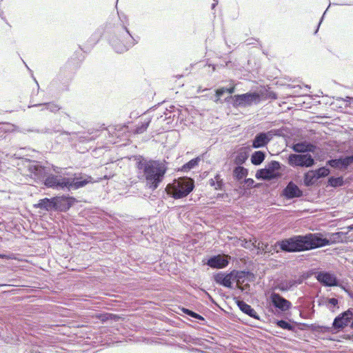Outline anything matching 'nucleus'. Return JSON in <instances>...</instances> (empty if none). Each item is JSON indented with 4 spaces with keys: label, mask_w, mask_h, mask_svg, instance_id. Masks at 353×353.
<instances>
[{
    "label": "nucleus",
    "mask_w": 353,
    "mask_h": 353,
    "mask_svg": "<svg viewBox=\"0 0 353 353\" xmlns=\"http://www.w3.org/2000/svg\"><path fill=\"white\" fill-rule=\"evenodd\" d=\"M265 157V155L263 152L256 151L251 157V161L255 165H260L264 161Z\"/></svg>",
    "instance_id": "obj_25"
},
{
    "label": "nucleus",
    "mask_w": 353,
    "mask_h": 353,
    "mask_svg": "<svg viewBox=\"0 0 353 353\" xmlns=\"http://www.w3.org/2000/svg\"><path fill=\"white\" fill-rule=\"evenodd\" d=\"M318 179L322 177L327 176L330 174V170L325 167L320 168L314 170Z\"/></svg>",
    "instance_id": "obj_32"
},
{
    "label": "nucleus",
    "mask_w": 353,
    "mask_h": 353,
    "mask_svg": "<svg viewBox=\"0 0 353 353\" xmlns=\"http://www.w3.org/2000/svg\"><path fill=\"white\" fill-rule=\"evenodd\" d=\"M174 107H170V110L166 109V111L163 112V114H160L157 117V119L160 121H166L170 120L174 117V114H173Z\"/></svg>",
    "instance_id": "obj_28"
},
{
    "label": "nucleus",
    "mask_w": 353,
    "mask_h": 353,
    "mask_svg": "<svg viewBox=\"0 0 353 353\" xmlns=\"http://www.w3.org/2000/svg\"><path fill=\"white\" fill-rule=\"evenodd\" d=\"M280 163L278 161H271L268 165V169L274 174H279V173L277 172L280 169Z\"/></svg>",
    "instance_id": "obj_31"
},
{
    "label": "nucleus",
    "mask_w": 353,
    "mask_h": 353,
    "mask_svg": "<svg viewBox=\"0 0 353 353\" xmlns=\"http://www.w3.org/2000/svg\"><path fill=\"white\" fill-rule=\"evenodd\" d=\"M280 174H272L268 169H261L259 170L256 173V178L257 179H262V180H272L274 179H276L279 177Z\"/></svg>",
    "instance_id": "obj_21"
},
{
    "label": "nucleus",
    "mask_w": 353,
    "mask_h": 353,
    "mask_svg": "<svg viewBox=\"0 0 353 353\" xmlns=\"http://www.w3.org/2000/svg\"><path fill=\"white\" fill-rule=\"evenodd\" d=\"M234 90H235V88L234 87H231L230 88H226V92H228L229 94H232V93L234 92Z\"/></svg>",
    "instance_id": "obj_44"
},
{
    "label": "nucleus",
    "mask_w": 353,
    "mask_h": 353,
    "mask_svg": "<svg viewBox=\"0 0 353 353\" xmlns=\"http://www.w3.org/2000/svg\"><path fill=\"white\" fill-rule=\"evenodd\" d=\"M216 180V185L214 187L215 190H223L224 187V183L223 180L221 179V176L219 174H216L215 176Z\"/></svg>",
    "instance_id": "obj_37"
},
{
    "label": "nucleus",
    "mask_w": 353,
    "mask_h": 353,
    "mask_svg": "<svg viewBox=\"0 0 353 353\" xmlns=\"http://www.w3.org/2000/svg\"><path fill=\"white\" fill-rule=\"evenodd\" d=\"M317 180L318 179L314 170H310L304 175V184L307 187L314 185Z\"/></svg>",
    "instance_id": "obj_24"
},
{
    "label": "nucleus",
    "mask_w": 353,
    "mask_h": 353,
    "mask_svg": "<svg viewBox=\"0 0 353 353\" xmlns=\"http://www.w3.org/2000/svg\"><path fill=\"white\" fill-rule=\"evenodd\" d=\"M283 195L287 199H294L301 197L303 192L295 183L291 181L283 190Z\"/></svg>",
    "instance_id": "obj_16"
},
{
    "label": "nucleus",
    "mask_w": 353,
    "mask_h": 353,
    "mask_svg": "<svg viewBox=\"0 0 353 353\" xmlns=\"http://www.w3.org/2000/svg\"><path fill=\"white\" fill-rule=\"evenodd\" d=\"M247 159V155L245 153H240L236 157V162L239 164L243 163L245 159Z\"/></svg>",
    "instance_id": "obj_38"
},
{
    "label": "nucleus",
    "mask_w": 353,
    "mask_h": 353,
    "mask_svg": "<svg viewBox=\"0 0 353 353\" xmlns=\"http://www.w3.org/2000/svg\"><path fill=\"white\" fill-rule=\"evenodd\" d=\"M353 163V156H347L343 158L332 159L328 161V164L337 169H346L350 165Z\"/></svg>",
    "instance_id": "obj_15"
},
{
    "label": "nucleus",
    "mask_w": 353,
    "mask_h": 353,
    "mask_svg": "<svg viewBox=\"0 0 353 353\" xmlns=\"http://www.w3.org/2000/svg\"><path fill=\"white\" fill-rule=\"evenodd\" d=\"M124 25L117 27L110 38V43L117 53H123L137 43Z\"/></svg>",
    "instance_id": "obj_4"
},
{
    "label": "nucleus",
    "mask_w": 353,
    "mask_h": 353,
    "mask_svg": "<svg viewBox=\"0 0 353 353\" xmlns=\"http://www.w3.org/2000/svg\"><path fill=\"white\" fill-rule=\"evenodd\" d=\"M242 241H243V243H241V246H243V248H251V247H253V245H252L253 243H251L250 241H248L245 239H244Z\"/></svg>",
    "instance_id": "obj_41"
},
{
    "label": "nucleus",
    "mask_w": 353,
    "mask_h": 353,
    "mask_svg": "<svg viewBox=\"0 0 353 353\" xmlns=\"http://www.w3.org/2000/svg\"><path fill=\"white\" fill-rule=\"evenodd\" d=\"M230 259L229 255L218 254L210 257L206 264L212 268L221 269L228 265Z\"/></svg>",
    "instance_id": "obj_13"
},
{
    "label": "nucleus",
    "mask_w": 353,
    "mask_h": 353,
    "mask_svg": "<svg viewBox=\"0 0 353 353\" xmlns=\"http://www.w3.org/2000/svg\"><path fill=\"white\" fill-rule=\"evenodd\" d=\"M244 184L248 188H252L254 186V181L252 179H245L243 181Z\"/></svg>",
    "instance_id": "obj_39"
},
{
    "label": "nucleus",
    "mask_w": 353,
    "mask_h": 353,
    "mask_svg": "<svg viewBox=\"0 0 353 353\" xmlns=\"http://www.w3.org/2000/svg\"><path fill=\"white\" fill-rule=\"evenodd\" d=\"M21 132L23 133L33 132H37V133L46 134H52L53 133H57V132H61V134H68L67 132H65V131L62 132L59 128H48V127L43 128L41 129H34H34H23Z\"/></svg>",
    "instance_id": "obj_20"
},
{
    "label": "nucleus",
    "mask_w": 353,
    "mask_h": 353,
    "mask_svg": "<svg viewBox=\"0 0 353 353\" xmlns=\"http://www.w3.org/2000/svg\"><path fill=\"white\" fill-rule=\"evenodd\" d=\"M292 149L294 152L298 153H304L306 152H314L315 151L316 146L307 141H301L294 144Z\"/></svg>",
    "instance_id": "obj_18"
},
{
    "label": "nucleus",
    "mask_w": 353,
    "mask_h": 353,
    "mask_svg": "<svg viewBox=\"0 0 353 353\" xmlns=\"http://www.w3.org/2000/svg\"><path fill=\"white\" fill-rule=\"evenodd\" d=\"M62 201L63 199L59 197L45 198L40 199L38 203L34 205V207L46 211L56 210L60 208L59 203Z\"/></svg>",
    "instance_id": "obj_10"
},
{
    "label": "nucleus",
    "mask_w": 353,
    "mask_h": 353,
    "mask_svg": "<svg viewBox=\"0 0 353 353\" xmlns=\"http://www.w3.org/2000/svg\"><path fill=\"white\" fill-rule=\"evenodd\" d=\"M353 100V98L352 97H346V98L345 99V101H347V102H350V101Z\"/></svg>",
    "instance_id": "obj_46"
},
{
    "label": "nucleus",
    "mask_w": 353,
    "mask_h": 353,
    "mask_svg": "<svg viewBox=\"0 0 353 353\" xmlns=\"http://www.w3.org/2000/svg\"><path fill=\"white\" fill-rule=\"evenodd\" d=\"M97 137V134L91 136L90 133H83V134L79 135L78 139L80 141L85 142L94 140Z\"/></svg>",
    "instance_id": "obj_35"
},
{
    "label": "nucleus",
    "mask_w": 353,
    "mask_h": 353,
    "mask_svg": "<svg viewBox=\"0 0 353 353\" xmlns=\"http://www.w3.org/2000/svg\"><path fill=\"white\" fill-rule=\"evenodd\" d=\"M34 81H36L37 86H39V83H37V81L35 79Z\"/></svg>",
    "instance_id": "obj_49"
},
{
    "label": "nucleus",
    "mask_w": 353,
    "mask_h": 353,
    "mask_svg": "<svg viewBox=\"0 0 353 353\" xmlns=\"http://www.w3.org/2000/svg\"><path fill=\"white\" fill-rule=\"evenodd\" d=\"M272 305L281 312H286L292 307V303L278 293L272 292L270 296Z\"/></svg>",
    "instance_id": "obj_12"
},
{
    "label": "nucleus",
    "mask_w": 353,
    "mask_h": 353,
    "mask_svg": "<svg viewBox=\"0 0 353 353\" xmlns=\"http://www.w3.org/2000/svg\"><path fill=\"white\" fill-rule=\"evenodd\" d=\"M214 3H212V9H214V7L216 6V4H217V3H218V1H217V0H214Z\"/></svg>",
    "instance_id": "obj_47"
},
{
    "label": "nucleus",
    "mask_w": 353,
    "mask_h": 353,
    "mask_svg": "<svg viewBox=\"0 0 353 353\" xmlns=\"http://www.w3.org/2000/svg\"><path fill=\"white\" fill-rule=\"evenodd\" d=\"M226 92V88H219V89H217L216 91V95L218 98H220L221 97H222V95Z\"/></svg>",
    "instance_id": "obj_40"
},
{
    "label": "nucleus",
    "mask_w": 353,
    "mask_h": 353,
    "mask_svg": "<svg viewBox=\"0 0 353 353\" xmlns=\"http://www.w3.org/2000/svg\"><path fill=\"white\" fill-rule=\"evenodd\" d=\"M236 179L240 180L248 175V170L243 167L238 166L234 170Z\"/></svg>",
    "instance_id": "obj_29"
},
{
    "label": "nucleus",
    "mask_w": 353,
    "mask_h": 353,
    "mask_svg": "<svg viewBox=\"0 0 353 353\" xmlns=\"http://www.w3.org/2000/svg\"><path fill=\"white\" fill-rule=\"evenodd\" d=\"M182 311L183 312V313L186 314L187 315H188L191 317H193V318L199 319V320L204 321V318L202 316H201L200 314H199L189 309L183 308Z\"/></svg>",
    "instance_id": "obj_36"
},
{
    "label": "nucleus",
    "mask_w": 353,
    "mask_h": 353,
    "mask_svg": "<svg viewBox=\"0 0 353 353\" xmlns=\"http://www.w3.org/2000/svg\"><path fill=\"white\" fill-rule=\"evenodd\" d=\"M137 176L152 191L163 181L168 168L165 161L141 158L137 162Z\"/></svg>",
    "instance_id": "obj_2"
},
{
    "label": "nucleus",
    "mask_w": 353,
    "mask_h": 353,
    "mask_svg": "<svg viewBox=\"0 0 353 353\" xmlns=\"http://www.w3.org/2000/svg\"><path fill=\"white\" fill-rule=\"evenodd\" d=\"M227 196H228L227 194H218L217 199H223Z\"/></svg>",
    "instance_id": "obj_45"
},
{
    "label": "nucleus",
    "mask_w": 353,
    "mask_h": 353,
    "mask_svg": "<svg viewBox=\"0 0 353 353\" xmlns=\"http://www.w3.org/2000/svg\"><path fill=\"white\" fill-rule=\"evenodd\" d=\"M276 325L284 329V330H289V331H292L294 330V326L292 325L290 323H289L288 322L284 321V320H279L276 321Z\"/></svg>",
    "instance_id": "obj_33"
},
{
    "label": "nucleus",
    "mask_w": 353,
    "mask_h": 353,
    "mask_svg": "<svg viewBox=\"0 0 353 353\" xmlns=\"http://www.w3.org/2000/svg\"><path fill=\"white\" fill-rule=\"evenodd\" d=\"M330 241L321 234L296 235L276 242V247L285 252H297L329 245Z\"/></svg>",
    "instance_id": "obj_3"
},
{
    "label": "nucleus",
    "mask_w": 353,
    "mask_h": 353,
    "mask_svg": "<svg viewBox=\"0 0 353 353\" xmlns=\"http://www.w3.org/2000/svg\"><path fill=\"white\" fill-rule=\"evenodd\" d=\"M0 259H8V257L5 254H0Z\"/></svg>",
    "instance_id": "obj_48"
},
{
    "label": "nucleus",
    "mask_w": 353,
    "mask_h": 353,
    "mask_svg": "<svg viewBox=\"0 0 353 353\" xmlns=\"http://www.w3.org/2000/svg\"><path fill=\"white\" fill-rule=\"evenodd\" d=\"M28 107L30 108V105ZM31 107H41V111L46 110L51 112H56L60 109L59 106L54 103H38L32 105Z\"/></svg>",
    "instance_id": "obj_22"
},
{
    "label": "nucleus",
    "mask_w": 353,
    "mask_h": 353,
    "mask_svg": "<svg viewBox=\"0 0 353 353\" xmlns=\"http://www.w3.org/2000/svg\"><path fill=\"white\" fill-rule=\"evenodd\" d=\"M200 160L201 159L199 157H196L190 160L189 162L186 163L181 167V170L184 172H189L199 164Z\"/></svg>",
    "instance_id": "obj_26"
},
{
    "label": "nucleus",
    "mask_w": 353,
    "mask_h": 353,
    "mask_svg": "<svg viewBox=\"0 0 353 353\" xmlns=\"http://www.w3.org/2000/svg\"><path fill=\"white\" fill-rule=\"evenodd\" d=\"M327 303L329 305L335 307L338 304V300L335 298L328 299Z\"/></svg>",
    "instance_id": "obj_42"
},
{
    "label": "nucleus",
    "mask_w": 353,
    "mask_h": 353,
    "mask_svg": "<svg viewBox=\"0 0 353 353\" xmlns=\"http://www.w3.org/2000/svg\"><path fill=\"white\" fill-rule=\"evenodd\" d=\"M235 273H223V272H219L214 275V281L221 285L224 287L232 288V281L234 279V274Z\"/></svg>",
    "instance_id": "obj_14"
},
{
    "label": "nucleus",
    "mask_w": 353,
    "mask_h": 353,
    "mask_svg": "<svg viewBox=\"0 0 353 353\" xmlns=\"http://www.w3.org/2000/svg\"><path fill=\"white\" fill-rule=\"evenodd\" d=\"M28 170L38 179H44V184L46 187L56 189L75 190L88 184L91 179L90 176H74V177H66L61 168H57L54 171L58 174H48L46 169L38 162L30 163Z\"/></svg>",
    "instance_id": "obj_1"
},
{
    "label": "nucleus",
    "mask_w": 353,
    "mask_h": 353,
    "mask_svg": "<svg viewBox=\"0 0 353 353\" xmlns=\"http://www.w3.org/2000/svg\"><path fill=\"white\" fill-rule=\"evenodd\" d=\"M276 134L275 130H270L267 132L258 133L252 141V147L259 148L265 146Z\"/></svg>",
    "instance_id": "obj_11"
},
{
    "label": "nucleus",
    "mask_w": 353,
    "mask_h": 353,
    "mask_svg": "<svg viewBox=\"0 0 353 353\" xmlns=\"http://www.w3.org/2000/svg\"><path fill=\"white\" fill-rule=\"evenodd\" d=\"M234 105L237 107H246L252 104H257L261 101L259 94L256 92H248L243 94H236L233 97Z\"/></svg>",
    "instance_id": "obj_6"
},
{
    "label": "nucleus",
    "mask_w": 353,
    "mask_h": 353,
    "mask_svg": "<svg viewBox=\"0 0 353 353\" xmlns=\"http://www.w3.org/2000/svg\"><path fill=\"white\" fill-rule=\"evenodd\" d=\"M231 273H235L234 274V279L233 281H236L237 284H240L241 282H243V279L245 277V272H238L233 270L231 272Z\"/></svg>",
    "instance_id": "obj_34"
},
{
    "label": "nucleus",
    "mask_w": 353,
    "mask_h": 353,
    "mask_svg": "<svg viewBox=\"0 0 353 353\" xmlns=\"http://www.w3.org/2000/svg\"><path fill=\"white\" fill-rule=\"evenodd\" d=\"M288 163L292 166L310 168L314 165V159L310 154H292L289 155Z\"/></svg>",
    "instance_id": "obj_7"
},
{
    "label": "nucleus",
    "mask_w": 353,
    "mask_h": 353,
    "mask_svg": "<svg viewBox=\"0 0 353 353\" xmlns=\"http://www.w3.org/2000/svg\"><path fill=\"white\" fill-rule=\"evenodd\" d=\"M299 283L294 279L281 281L277 284L276 288L281 291H288L294 286H296Z\"/></svg>",
    "instance_id": "obj_23"
},
{
    "label": "nucleus",
    "mask_w": 353,
    "mask_h": 353,
    "mask_svg": "<svg viewBox=\"0 0 353 353\" xmlns=\"http://www.w3.org/2000/svg\"><path fill=\"white\" fill-rule=\"evenodd\" d=\"M328 183L330 186L336 188L343 185V179L342 176L339 177H330L328 180Z\"/></svg>",
    "instance_id": "obj_30"
},
{
    "label": "nucleus",
    "mask_w": 353,
    "mask_h": 353,
    "mask_svg": "<svg viewBox=\"0 0 353 353\" xmlns=\"http://www.w3.org/2000/svg\"><path fill=\"white\" fill-rule=\"evenodd\" d=\"M194 181L188 177H180L174 179L166 187L169 195L175 199L187 196L194 189Z\"/></svg>",
    "instance_id": "obj_5"
},
{
    "label": "nucleus",
    "mask_w": 353,
    "mask_h": 353,
    "mask_svg": "<svg viewBox=\"0 0 353 353\" xmlns=\"http://www.w3.org/2000/svg\"><path fill=\"white\" fill-rule=\"evenodd\" d=\"M253 247L256 248L259 252H263L264 253H269L272 254L274 252H279L278 250L279 247H276V243L274 245H269L268 243L259 241L257 243L256 240H254V242L252 243Z\"/></svg>",
    "instance_id": "obj_17"
},
{
    "label": "nucleus",
    "mask_w": 353,
    "mask_h": 353,
    "mask_svg": "<svg viewBox=\"0 0 353 353\" xmlns=\"http://www.w3.org/2000/svg\"><path fill=\"white\" fill-rule=\"evenodd\" d=\"M151 122V119L149 118L145 119L143 122L139 123L134 130V132L136 134H142L146 131L148 128L150 123Z\"/></svg>",
    "instance_id": "obj_27"
},
{
    "label": "nucleus",
    "mask_w": 353,
    "mask_h": 353,
    "mask_svg": "<svg viewBox=\"0 0 353 353\" xmlns=\"http://www.w3.org/2000/svg\"><path fill=\"white\" fill-rule=\"evenodd\" d=\"M236 304L239 308L245 314L248 315L250 317L254 318V319L259 320V316L257 314L256 312L248 304H247L245 301L238 300L236 301Z\"/></svg>",
    "instance_id": "obj_19"
},
{
    "label": "nucleus",
    "mask_w": 353,
    "mask_h": 353,
    "mask_svg": "<svg viewBox=\"0 0 353 353\" xmlns=\"http://www.w3.org/2000/svg\"><path fill=\"white\" fill-rule=\"evenodd\" d=\"M315 278L323 285L333 287L339 285V280L334 273L327 271H319L315 274Z\"/></svg>",
    "instance_id": "obj_9"
},
{
    "label": "nucleus",
    "mask_w": 353,
    "mask_h": 353,
    "mask_svg": "<svg viewBox=\"0 0 353 353\" xmlns=\"http://www.w3.org/2000/svg\"><path fill=\"white\" fill-rule=\"evenodd\" d=\"M353 319V309H348L338 315L333 321L332 327L336 331L343 330L347 325H350Z\"/></svg>",
    "instance_id": "obj_8"
},
{
    "label": "nucleus",
    "mask_w": 353,
    "mask_h": 353,
    "mask_svg": "<svg viewBox=\"0 0 353 353\" xmlns=\"http://www.w3.org/2000/svg\"><path fill=\"white\" fill-rule=\"evenodd\" d=\"M216 180H215V177L214 179H211L209 180V184L212 186V187H215L216 185Z\"/></svg>",
    "instance_id": "obj_43"
}]
</instances>
